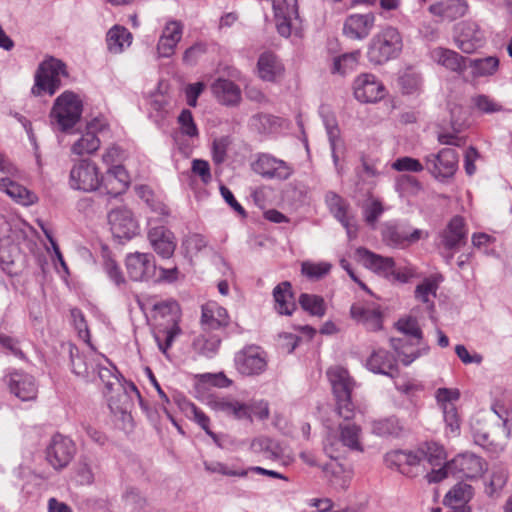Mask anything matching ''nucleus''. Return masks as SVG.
<instances>
[{"mask_svg":"<svg viewBox=\"0 0 512 512\" xmlns=\"http://www.w3.org/2000/svg\"><path fill=\"white\" fill-rule=\"evenodd\" d=\"M402 47V37L398 29L385 26L369 42L367 57L371 63L381 65L398 57Z\"/></svg>","mask_w":512,"mask_h":512,"instance_id":"1","label":"nucleus"},{"mask_svg":"<svg viewBox=\"0 0 512 512\" xmlns=\"http://www.w3.org/2000/svg\"><path fill=\"white\" fill-rule=\"evenodd\" d=\"M327 377L335 396L337 414L345 420L353 419L356 408L351 400V393L355 383L348 370L334 366L328 369Z\"/></svg>","mask_w":512,"mask_h":512,"instance_id":"2","label":"nucleus"},{"mask_svg":"<svg viewBox=\"0 0 512 512\" xmlns=\"http://www.w3.org/2000/svg\"><path fill=\"white\" fill-rule=\"evenodd\" d=\"M496 417L489 422H477L472 425V435L475 444L490 452L503 450L504 441L510 436L509 420L497 412Z\"/></svg>","mask_w":512,"mask_h":512,"instance_id":"3","label":"nucleus"},{"mask_svg":"<svg viewBox=\"0 0 512 512\" xmlns=\"http://www.w3.org/2000/svg\"><path fill=\"white\" fill-rule=\"evenodd\" d=\"M486 462L473 453H462L439 470H433L429 476V482H440L449 475L465 478H477L486 470Z\"/></svg>","mask_w":512,"mask_h":512,"instance_id":"4","label":"nucleus"},{"mask_svg":"<svg viewBox=\"0 0 512 512\" xmlns=\"http://www.w3.org/2000/svg\"><path fill=\"white\" fill-rule=\"evenodd\" d=\"M66 77V64L57 58L49 57L40 63L31 92L34 96H41L43 93L53 95L61 87L62 78Z\"/></svg>","mask_w":512,"mask_h":512,"instance_id":"5","label":"nucleus"},{"mask_svg":"<svg viewBox=\"0 0 512 512\" xmlns=\"http://www.w3.org/2000/svg\"><path fill=\"white\" fill-rule=\"evenodd\" d=\"M82 111L83 104L79 96L72 91H65L56 98L50 117L61 131L66 132L80 120Z\"/></svg>","mask_w":512,"mask_h":512,"instance_id":"6","label":"nucleus"},{"mask_svg":"<svg viewBox=\"0 0 512 512\" xmlns=\"http://www.w3.org/2000/svg\"><path fill=\"white\" fill-rule=\"evenodd\" d=\"M438 239L437 248L440 255L447 264H451L454 254L467 241L464 219L460 216H454L445 229L440 232Z\"/></svg>","mask_w":512,"mask_h":512,"instance_id":"7","label":"nucleus"},{"mask_svg":"<svg viewBox=\"0 0 512 512\" xmlns=\"http://www.w3.org/2000/svg\"><path fill=\"white\" fill-rule=\"evenodd\" d=\"M357 254L366 267L387 279L405 283L411 277L409 271L397 268L394 259L391 257H383L365 248L357 249Z\"/></svg>","mask_w":512,"mask_h":512,"instance_id":"8","label":"nucleus"},{"mask_svg":"<svg viewBox=\"0 0 512 512\" xmlns=\"http://www.w3.org/2000/svg\"><path fill=\"white\" fill-rule=\"evenodd\" d=\"M423 451L419 450H393L384 456V462L390 469L397 470L407 477H416L423 465Z\"/></svg>","mask_w":512,"mask_h":512,"instance_id":"9","label":"nucleus"},{"mask_svg":"<svg viewBox=\"0 0 512 512\" xmlns=\"http://www.w3.org/2000/svg\"><path fill=\"white\" fill-rule=\"evenodd\" d=\"M425 168L434 178L444 182L455 174L458 168V154L452 148H444L437 154L425 157Z\"/></svg>","mask_w":512,"mask_h":512,"instance_id":"10","label":"nucleus"},{"mask_svg":"<svg viewBox=\"0 0 512 512\" xmlns=\"http://www.w3.org/2000/svg\"><path fill=\"white\" fill-rule=\"evenodd\" d=\"M340 438L328 436L324 442V451L331 458L336 459L340 452V446L351 450L362 451L360 442L361 428L355 423L339 425Z\"/></svg>","mask_w":512,"mask_h":512,"instance_id":"11","label":"nucleus"},{"mask_svg":"<svg viewBox=\"0 0 512 512\" xmlns=\"http://www.w3.org/2000/svg\"><path fill=\"white\" fill-rule=\"evenodd\" d=\"M69 185L72 189L83 192L98 190L100 176L97 165L89 160H81L76 163L70 171Z\"/></svg>","mask_w":512,"mask_h":512,"instance_id":"12","label":"nucleus"},{"mask_svg":"<svg viewBox=\"0 0 512 512\" xmlns=\"http://www.w3.org/2000/svg\"><path fill=\"white\" fill-rule=\"evenodd\" d=\"M234 365L242 375H260L266 370L267 356L259 346H246L235 354Z\"/></svg>","mask_w":512,"mask_h":512,"instance_id":"13","label":"nucleus"},{"mask_svg":"<svg viewBox=\"0 0 512 512\" xmlns=\"http://www.w3.org/2000/svg\"><path fill=\"white\" fill-rule=\"evenodd\" d=\"M252 170L266 179L279 181L288 180L294 173V168L270 154H260L252 163Z\"/></svg>","mask_w":512,"mask_h":512,"instance_id":"14","label":"nucleus"},{"mask_svg":"<svg viewBox=\"0 0 512 512\" xmlns=\"http://www.w3.org/2000/svg\"><path fill=\"white\" fill-rule=\"evenodd\" d=\"M76 452L74 442L61 434H55L46 448L47 461L57 470L66 467Z\"/></svg>","mask_w":512,"mask_h":512,"instance_id":"15","label":"nucleus"},{"mask_svg":"<svg viewBox=\"0 0 512 512\" xmlns=\"http://www.w3.org/2000/svg\"><path fill=\"white\" fill-rule=\"evenodd\" d=\"M108 223L114 237L129 240L138 232V224L132 212L126 207H119L108 213Z\"/></svg>","mask_w":512,"mask_h":512,"instance_id":"16","label":"nucleus"},{"mask_svg":"<svg viewBox=\"0 0 512 512\" xmlns=\"http://www.w3.org/2000/svg\"><path fill=\"white\" fill-rule=\"evenodd\" d=\"M354 96L362 103H373L385 95L384 85L373 74L365 73L358 76L353 84Z\"/></svg>","mask_w":512,"mask_h":512,"instance_id":"17","label":"nucleus"},{"mask_svg":"<svg viewBox=\"0 0 512 512\" xmlns=\"http://www.w3.org/2000/svg\"><path fill=\"white\" fill-rule=\"evenodd\" d=\"M126 269L133 281H147L156 273L154 257L149 253L135 252L126 257Z\"/></svg>","mask_w":512,"mask_h":512,"instance_id":"18","label":"nucleus"},{"mask_svg":"<svg viewBox=\"0 0 512 512\" xmlns=\"http://www.w3.org/2000/svg\"><path fill=\"white\" fill-rule=\"evenodd\" d=\"M129 184L130 177L125 168L121 165H115L100 177L98 190L111 197H117L127 190Z\"/></svg>","mask_w":512,"mask_h":512,"instance_id":"19","label":"nucleus"},{"mask_svg":"<svg viewBox=\"0 0 512 512\" xmlns=\"http://www.w3.org/2000/svg\"><path fill=\"white\" fill-rule=\"evenodd\" d=\"M376 17L372 12L351 14L343 24V34L352 40L366 39L375 25Z\"/></svg>","mask_w":512,"mask_h":512,"instance_id":"20","label":"nucleus"},{"mask_svg":"<svg viewBox=\"0 0 512 512\" xmlns=\"http://www.w3.org/2000/svg\"><path fill=\"white\" fill-rule=\"evenodd\" d=\"M457 47L464 53L475 52L484 44V34L475 22L464 21L458 24Z\"/></svg>","mask_w":512,"mask_h":512,"instance_id":"21","label":"nucleus"},{"mask_svg":"<svg viewBox=\"0 0 512 512\" xmlns=\"http://www.w3.org/2000/svg\"><path fill=\"white\" fill-rule=\"evenodd\" d=\"M273 10L278 33L283 37H289L291 20L298 17L297 0H273Z\"/></svg>","mask_w":512,"mask_h":512,"instance_id":"22","label":"nucleus"},{"mask_svg":"<svg viewBox=\"0 0 512 512\" xmlns=\"http://www.w3.org/2000/svg\"><path fill=\"white\" fill-rule=\"evenodd\" d=\"M10 392L22 401L34 400L37 396V385L33 376L24 372H13L7 380Z\"/></svg>","mask_w":512,"mask_h":512,"instance_id":"23","label":"nucleus"},{"mask_svg":"<svg viewBox=\"0 0 512 512\" xmlns=\"http://www.w3.org/2000/svg\"><path fill=\"white\" fill-rule=\"evenodd\" d=\"M148 239L155 252L162 258H170L174 254L176 248L174 234L164 226L149 229Z\"/></svg>","mask_w":512,"mask_h":512,"instance_id":"24","label":"nucleus"},{"mask_svg":"<svg viewBox=\"0 0 512 512\" xmlns=\"http://www.w3.org/2000/svg\"><path fill=\"white\" fill-rule=\"evenodd\" d=\"M209 407L216 411L232 417L236 420H245L248 417L246 403L238 401L231 396H215L208 402Z\"/></svg>","mask_w":512,"mask_h":512,"instance_id":"25","label":"nucleus"},{"mask_svg":"<svg viewBox=\"0 0 512 512\" xmlns=\"http://www.w3.org/2000/svg\"><path fill=\"white\" fill-rule=\"evenodd\" d=\"M103 124L94 119L87 124V131L71 147L72 153L76 155L92 154L100 147V140L96 132L102 129Z\"/></svg>","mask_w":512,"mask_h":512,"instance_id":"26","label":"nucleus"},{"mask_svg":"<svg viewBox=\"0 0 512 512\" xmlns=\"http://www.w3.org/2000/svg\"><path fill=\"white\" fill-rule=\"evenodd\" d=\"M325 201L330 212L334 217L346 228L349 238L356 236V228L351 223V219L347 214L348 203L335 192L329 191L325 196Z\"/></svg>","mask_w":512,"mask_h":512,"instance_id":"27","label":"nucleus"},{"mask_svg":"<svg viewBox=\"0 0 512 512\" xmlns=\"http://www.w3.org/2000/svg\"><path fill=\"white\" fill-rule=\"evenodd\" d=\"M211 90L223 105L235 106L241 101V89L229 79L218 78L212 83Z\"/></svg>","mask_w":512,"mask_h":512,"instance_id":"28","label":"nucleus"},{"mask_svg":"<svg viewBox=\"0 0 512 512\" xmlns=\"http://www.w3.org/2000/svg\"><path fill=\"white\" fill-rule=\"evenodd\" d=\"M429 11L442 20L453 21L467 13L468 4L464 0H441L431 5Z\"/></svg>","mask_w":512,"mask_h":512,"instance_id":"29","label":"nucleus"},{"mask_svg":"<svg viewBox=\"0 0 512 512\" xmlns=\"http://www.w3.org/2000/svg\"><path fill=\"white\" fill-rule=\"evenodd\" d=\"M257 70L262 80L274 82L283 75L284 66L274 53L267 51L259 56Z\"/></svg>","mask_w":512,"mask_h":512,"instance_id":"30","label":"nucleus"},{"mask_svg":"<svg viewBox=\"0 0 512 512\" xmlns=\"http://www.w3.org/2000/svg\"><path fill=\"white\" fill-rule=\"evenodd\" d=\"M350 314L355 321L363 324L369 331L382 329V314L379 309L353 304L350 308Z\"/></svg>","mask_w":512,"mask_h":512,"instance_id":"31","label":"nucleus"},{"mask_svg":"<svg viewBox=\"0 0 512 512\" xmlns=\"http://www.w3.org/2000/svg\"><path fill=\"white\" fill-rule=\"evenodd\" d=\"M430 56L434 62L450 71L462 73L466 70V59L453 50L436 47L431 50Z\"/></svg>","mask_w":512,"mask_h":512,"instance_id":"32","label":"nucleus"},{"mask_svg":"<svg viewBox=\"0 0 512 512\" xmlns=\"http://www.w3.org/2000/svg\"><path fill=\"white\" fill-rule=\"evenodd\" d=\"M275 309L281 315H291L296 309L291 283L283 281L273 289Z\"/></svg>","mask_w":512,"mask_h":512,"instance_id":"33","label":"nucleus"},{"mask_svg":"<svg viewBox=\"0 0 512 512\" xmlns=\"http://www.w3.org/2000/svg\"><path fill=\"white\" fill-rule=\"evenodd\" d=\"M201 323L208 329L225 327L229 323L228 313L216 303H207L202 306Z\"/></svg>","mask_w":512,"mask_h":512,"instance_id":"34","label":"nucleus"},{"mask_svg":"<svg viewBox=\"0 0 512 512\" xmlns=\"http://www.w3.org/2000/svg\"><path fill=\"white\" fill-rule=\"evenodd\" d=\"M367 367L374 373L393 376L396 360L393 355L384 349L374 351L367 360Z\"/></svg>","mask_w":512,"mask_h":512,"instance_id":"35","label":"nucleus"},{"mask_svg":"<svg viewBox=\"0 0 512 512\" xmlns=\"http://www.w3.org/2000/svg\"><path fill=\"white\" fill-rule=\"evenodd\" d=\"M0 191L5 192L9 197L22 205L33 204L36 199L33 193L9 177L0 179Z\"/></svg>","mask_w":512,"mask_h":512,"instance_id":"36","label":"nucleus"},{"mask_svg":"<svg viewBox=\"0 0 512 512\" xmlns=\"http://www.w3.org/2000/svg\"><path fill=\"white\" fill-rule=\"evenodd\" d=\"M107 47L113 54L121 53L132 42V34L123 26L115 25L107 33Z\"/></svg>","mask_w":512,"mask_h":512,"instance_id":"37","label":"nucleus"},{"mask_svg":"<svg viewBox=\"0 0 512 512\" xmlns=\"http://www.w3.org/2000/svg\"><path fill=\"white\" fill-rule=\"evenodd\" d=\"M419 450L423 451V469H426L425 463L431 466V472L427 473V479L433 473V470H439L445 465L446 454L444 448L437 443H426L420 447Z\"/></svg>","mask_w":512,"mask_h":512,"instance_id":"38","label":"nucleus"},{"mask_svg":"<svg viewBox=\"0 0 512 512\" xmlns=\"http://www.w3.org/2000/svg\"><path fill=\"white\" fill-rule=\"evenodd\" d=\"M325 477L335 489L345 490L351 481V474L336 462H331L322 467Z\"/></svg>","mask_w":512,"mask_h":512,"instance_id":"39","label":"nucleus"},{"mask_svg":"<svg viewBox=\"0 0 512 512\" xmlns=\"http://www.w3.org/2000/svg\"><path fill=\"white\" fill-rule=\"evenodd\" d=\"M372 433L380 437L397 438L402 435L404 427L395 416L374 420L371 423Z\"/></svg>","mask_w":512,"mask_h":512,"instance_id":"40","label":"nucleus"},{"mask_svg":"<svg viewBox=\"0 0 512 512\" xmlns=\"http://www.w3.org/2000/svg\"><path fill=\"white\" fill-rule=\"evenodd\" d=\"M250 448L254 453L263 454L269 460H277L283 454L280 444L268 437L255 438L251 442Z\"/></svg>","mask_w":512,"mask_h":512,"instance_id":"41","label":"nucleus"},{"mask_svg":"<svg viewBox=\"0 0 512 512\" xmlns=\"http://www.w3.org/2000/svg\"><path fill=\"white\" fill-rule=\"evenodd\" d=\"M181 409L184 411L185 415L194 420L206 432V434L213 439L214 442H218V436L211 431L209 427V417L201 409L189 401H184L181 404Z\"/></svg>","mask_w":512,"mask_h":512,"instance_id":"42","label":"nucleus"},{"mask_svg":"<svg viewBox=\"0 0 512 512\" xmlns=\"http://www.w3.org/2000/svg\"><path fill=\"white\" fill-rule=\"evenodd\" d=\"M68 352L73 373L78 377L87 378L90 370L94 368L93 363L88 360L87 356L80 354L79 349L72 343L68 344Z\"/></svg>","mask_w":512,"mask_h":512,"instance_id":"43","label":"nucleus"},{"mask_svg":"<svg viewBox=\"0 0 512 512\" xmlns=\"http://www.w3.org/2000/svg\"><path fill=\"white\" fill-rule=\"evenodd\" d=\"M221 339L216 335H199L193 341L194 350L207 358H212L218 351Z\"/></svg>","mask_w":512,"mask_h":512,"instance_id":"44","label":"nucleus"},{"mask_svg":"<svg viewBox=\"0 0 512 512\" xmlns=\"http://www.w3.org/2000/svg\"><path fill=\"white\" fill-rule=\"evenodd\" d=\"M473 488L467 483H458L445 495V505L468 503L473 497Z\"/></svg>","mask_w":512,"mask_h":512,"instance_id":"45","label":"nucleus"},{"mask_svg":"<svg viewBox=\"0 0 512 512\" xmlns=\"http://www.w3.org/2000/svg\"><path fill=\"white\" fill-rule=\"evenodd\" d=\"M472 73L476 77L491 76L496 73L499 67V59L494 56L470 60Z\"/></svg>","mask_w":512,"mask_h":512,"instance_id":"46","label":"nucleus"},{"mask_svg":"<svg viewBox=\"0 0 512 512\" xmlns=\"http://www.w3.org/2000/svg\"><path fill=\"white\" fill-rule=\"evenodd\" d=\"M299 304L313 316L322 317L326 311L324 299L318 295L303 293L299 297Z\"/></svg>","mask_w":512,"mask_h":512,"instance_id":"47","label":"nucleus"},{"mask_svg":"<svg viewBox=\"0 0 512 512\" xmlns=\"http://www.w3.org/2000/svg\"><path fill=\"white\" fill-rule=\"evenodd\" d=\"M383 241L393 247H399L406 243L408 233L394 224H386L382 230Z\"/></svg>","mask_w":512,"mask_h":512,"instance_id":"48","label":"nucleus"},{"mask_svg":"<svg viewBox=\"0 0 512 512\" xmlns=\"http://www.w3.org/2000/svg\"><path fill=\"white\" fill-rule=\"evenodd\" d=\"M359 51L343 54L334 59L333 72L339 74H346L354 70L358 64Z\"/></svg>","mask_w":512,"mask_h":512,"instance_id":"49","label":"nucleus"},{"mask_svg":"<svg viewBox=\"0 0 512 512\" xmlns=\"http://www.w3.org/2000/svg\"><path fill=\"white\" fill-rule=\"evenodd\" d=\"M136 192L138 196L147 203L152 211L163 216H167L169 214L168 208L163 203L154 200V194L149 187L143 185L138 186L136 188Z\"/></svg>","mask_w":512,"mask_h":512,"instance_id":"50","label":"nucleus"},{"mask_svg":"<svg viewBox=\"0 0 512 512\" xmlns=\"http://www.w3.org/2000/svg\"><path fill=\"white\" fill-rule=\"evenodd\" d=\"M508 479V473L503 468L493 470L490 481L486 484L485 492L493 496L505 486Z\"/></svg>","mask_w":512,"mask_h":512,"instance_id":"51","label":"nucleus"},{"mask_svg":"<svg viewBox=\"0 0 512 512\" xmlns=\"http://www.w3.org/2000/svg\"><path fill=\"white\" fill-rule=\"evenodd\" d=\"M71 322L78 332V336L85 342L90 340V332L83 312L78 308L70 309Z\"/></svg>","mask_w":512,"mask_h":512,"instance_id":"52","label":"nucleus"},{"mask_svg":"<svg viewBox=\"0 0 512 512\" xmlns=\"http://www.w3.org/2000/svg\"><path fill=\"white\" fill-rule=\"evenodd\" d=\"M330 269L331 264L327 262H303L301 267L302 274L308 277L309 279H320L326 274H328Z\"/></svg>","mask_w":512,"mask_h":512,"instance_id":"53","label":"nucleus"},{"mask_svg":"<svg viewBox=\"0 0 512 512\" xmlns=\"http://www.w3.org/2000/svg\"><path fill=\"white\" fill-rule=\"evenodd\" d=\"M397 329L405 335L411 336L418 340V342L422 339V331L419 327L418 321L416 318L408 317L404 319H400L397 322Z\"/></svg>","mask_w":512,"mask_h":512,"instance_id":"54","label":"nucleus"},{"mask_svg":"<svg viewBox=\"0 0 512 512\" xmlns=\"http://www.w3.org/2000/svg\"><path fill=\"white\" fill-rule=\"evenodd\" d=\"M390 343L392 348L397 352L401 362L406 366L411 364L415 359H417L421 355L420 350H416L410 353L406 352L404 349V340L401 338H391Z\"/></svg>","mask_w":512,"mask_h":512,"instance_id":"55","label":"nucleus"},{"mask_svg":"<svg viewBox=\"0 0 512 512\" xmlns=\"http://www.w3.org/2000/svg\"><path fill=\"white\" fill-rule=\"evenodd\" d=\"M178 122L180 124V130L182 134L187 135L189 137L198 136V129L193 120V116L190 110L184 109L178 117Z\"/></svg>","mask_w":512,"mask_h":512,"instance_id":"56","label":"nucleus"},{"mask_svg":"<svg viewBox=\"0 0 512 512\" xmlns=\"http://www.w3.org/2000/svg\"><path fill=\"white\" fill-rule=\"evenodd\" d=\"M165 334L164 342L160 339L159 335H155V340L158 344V348L163 354L167 353V350L171 347L174 339L181 333V329L178 323L173 319V324L170 328L163 331Z\"/></svg>","mask_w":512,"mask_h":512,"instance_id":"57","label":"nucleus"},{"mask_svg":"<svg viewBox=\"0 0 512 512\" xmlns=\"http://www.w3.org/2000/svg\"><path fill=\"white\" fill-rule=\"evenodd\" d=\"M392 168L396 171L421 172L424 166L421 162L412 157H401L392 163Z\"/></svg>","mask_w":512,"mask_h":512,"instance_id":"58","label":"nucleus"},{"mask_svg":"<svg viewBox=\"0 0 512 512\" xmlns=\"http://www.w3.org/2000/svg\"><path fill=\"white\" fill-rule=\"evenodd\" d=\"M438 284L435 280L425 279L421 284L417 285L415 289V296L418 300L427 303L429 296H436Z\"/></svg>","mask_w":512,"mask_h":512,"instance_id":"59","label":"nucleus"},{"mask_svg":"<svg viewBox=\"0 0 512 512\" xmlns=\"http://www.w3.org/2000/svg\"><path fill=\"white\" fill-rule=\"evenodd\" d=\"M246 407L248 408V417L245 420L252 421L253 416L264 420L269 417V408L268 403L261 400L252 403H246Z\"/></svg>","mask_w":512,"mask_h":512,"instance_id":"60","label":"nucleus"},{"mask_svg":"<svg viewBox=\"0 0 512 512\" xmlns=\"http://www.w3.org/2000/svg\"><path fill=\"white\" fill-rule=\"evenodd\" d=\"M198 378L202 383H207L219 388H227L232 384V381L222 372L215 374L204 373L200 374Z\"/></svg>","mask_w":512,"mask_h":512,"instance_id":"61","label":"nucleus"},{"mask_svg":"<svg viewBox=\"0 0 512 512\" xmlns=\"http://www.w3.org/2000/svg\"><path fill=\"white\" fill-rule=\"evenodd\" d=\"M443 417L451 432H456L460 427L459 417L453 403H446L443 406Z\"/></svg>","mask_w":512,"mask_h":512,"instance_id":"62","label":"nucleus"},{"mask_svg":"<svg viewBox=\"0 0 512 512\" xmlns=\"http://www.w3.org/2000/svg\"><path fill=\"white\" fill-rule=\"evenodd\" d=\"M229 141L226 137L215 139L212 145V157L216 164H222L227 155Z\"/></svg>","mask_w":512,"mask_h":512,"instance_id":"63","label":"nucleus"},{"mask_svg":"<svg viewBox=\"0 0 512 512\" xmlns=\"http://www.w3.org/2000/svg\"><path fill=\"white\" fill-rule=\"evenodd\" d=\"M183 246L187 252L198 253L207 246V240L203 235L194 233L184 239Z\"/></svg>","mask_w":512,"mask_h":512,"instance_id":"64","label":"nucleus"}]
</instances>
